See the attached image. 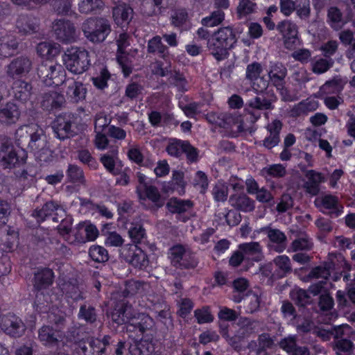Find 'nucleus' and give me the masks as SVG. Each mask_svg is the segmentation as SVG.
<instances>
[{
  "mask_svg": "<svg viewBox=\"0 0 355 355\" xmlns=\"http://www.w3.org/2000/svg\"><path fill=\"white\" fill-rule=\"evenodd\" d=\"M15 139L16 145H27L40 162H46L49 159L51 150L47 147L46 136L42 128L29 125L21 127L16 130Z\"/></svg>",
  "mask_w": 355,
  "mask_h": 355,
  "instance_id": "obj_1",
  "label": "nucleus"
},
{
  "mask_svg": "<svg viewBox=\"0 0 355 355\" xmlns=\"http://www.w3.org/2000/svg\"><path fill=\"white\" fill-rule=\"evenodd\" d=\"M237 39L230 26L219 28L208 39L207 47L210 53L220 61L228 55V50L234 47Z\"/></svg>",
  "mask_w": 355,
  "mask_h": 355,
  "instance_id": "obj_2",
  "label": "nucleus"
},
{
  "mask_svg": "<svg viewBox=\"0 0 355 355\" xmlns=\"http://www.w3.org/2000/svg\"><path fill=\"white\" fill-rule=\"evenodd\" d=\"M85 37L93 43L103 42L111 32L110 21L103 17H91L82 24Z\"/></svg>",
  "mask_w": 355,
  "mask_h": 355,
  "instance_id": "obj_3",
  "label": "nucleus"
},
{
  "mask_svg": "<svg viewBox=\"0 0 355 355\" xmlns=\"http://www.w3.org/2000/svg\"><path fill=\"white\" fill-rule=\"evenodd\" d=\"M63 60L67 69L74 74H81L90 65L89 53L82 48L72 47L64 54Z\"/></svg>",
  "mask_w": 355,
  "mask_h": 355,
  "instance_id": "obj_4",
  "label": "nucleus"
},
{
  "mask_svg": "<svg viewBox=\"0 0 355 355\" xmlns=\"http://www.w3.org/2000/svg\"><path fill=\"white\" fill-rule=\"evenodd\" d=\"M37 75L46 86L62 85L66 80V71L62 65L51 60H46L37 68Z\"/></svg>",
  "mask_w": 355,
  "mask_h": 355,
  "instance_id": "obj_5",
  "label": "nucleus"
},
{
  "mask_svg": "<svg viewBox=\"0 0 355 355\" xmlns=\"http://www.w3.org/2000/svg\"><path fill=\"white\" fill-rule=\"evenodd\" d=\"M155 322L148 314L144 313H134L129 324L125 327V331L134 333L138 337L153 336L155 332Z\"/></svg>",
  "mask_w": 355,
  "mask_h": 355,
  "instance_id": "obj_6",
  "label": "nucleus"
},
{
  "mask_svg": "<svg viewBox=\"0 0 355 355\" xmlns=\"http://www.w3.org/2000/svg\"><path fill=\"white\" fill-rule=\"evenodd\" d=\"M0 328L7 336L12 338L22 337L27 329L21 318L12 313L0 315Z\"/></svg>",
  "mask_w": 355,
  "mask_h": 355,
  "instance_id": "obj_7",
  "label": "nucleus"
},
{
  "mask_svg": "<svg viewBox=\"0 0 355 355\" xmlns=\"http://www.w3.org/2000/svg\"><path fill=\"white\" fill-rule=\"evenodd\" d=\"M76 118L71 113L59 114L53 121L52 128L58 138L64 140L76 135L73 128Z\"/></svg>",
  "mask_w": 355,
  "mask_h": 355,
  "instance_id": "obj_8",
  "label": "nucleus"
},
{
  "mask_svg": "<svg viewBox=\"0 0 355 355\" xmlns=\"http://www.w3.org/2000/svg\"><path fill=\"white\" fill-rule=\"evenodd\" d=\"M27 152L21 145L14 146L12 149L0 155V165L5 169L19 167L26 163Z\"/></svg>",
  "mask_w": 355,
  "mask_h": 355,
  "instance_id": "obj_9",
  "label": "nucleus"
},
{
  "mask_svg": "<svg viewBox=\"0 0 355 355\" xmlns=\"http://www.w3.org/2000/svg\"><path fill=\"white\" fill-rule=\"evenodd\" d=\"M53 31L55 38L63 43H71L77 37L76 28L69 20L58 19L53 23Z\"/></svg>",
  "mask_w": 355,
  "mask_h": 355,
  "instance_id": "obj_10",
  "label": "nucleus"
},
{
  "mask_svg": "<svg viewBox=\"0 0 355 355\" xmlns=\"http://www.w3.org/2000/svg\"><path fill=\"white\" fill-rule=\"evenodd\" d=\"M101 354L114 353L122 355L125 349V342L119 340L116 334H107L102 338H96Z\"/></svg>",
  "mask_w": 355,
  "mask_h": 355,
  "instance_id": "obj_11",
  "label": "nucleus"
},
{
  "mask_svg": "<svg viewBox=\"0 0 355 355\" xmlns=\"http://www.w3.org/2000/svg\"><path fill=\"white\" fill-rule=\"evenodd\" d=\"M32 69V61L26 56L14 58L6 66V74L8 77L15 79L26 76Z\"/></svg>",
  "mask_w": 355,
  "mask_h": 355,
  "instance_id": "obj_12",
  "label": "nucleus"
},
{
  "mask_svg": "<svg viewBox=\"0 0 355 355\" xmlns=\"http://www.w3.org/2000/svg\"><path fill=\"white\" fill-rule=\"evenodd\" d=\"M121 255L126 262L135 268L142 269L148 266V259L146 254L137 245L123 248Z\"/></svg>",
  "mask_w": 355,
  "mask_h": 355,
  "instance_id": "obj_13",
  "label": "nucleus"
},
{
  "mask_svg": "<svg viewBox=\"0 0 355 355\" xmlns=\"http://www.w3.org/2000/svg\"><path fill=\"white\" fill-rule=\"evenodd\" d=\"M277 29L284 37L285 47L288 49H294L298 42L297 25L290 20H284L277 25Z\"/></svg>",
  "mask_w": 355,
  "mask_h": 355,
  "instance_id": "obj_14",
  "label": "nucleus"
},
{
  "mask_svg": "<svg viewBox=\"0 0 355 355\" xmlns=\"http://www.w3.org/2000/svg\"><path fill=\"white\" fill-rule=\"evenodd\" d=\"M134 314L132 306L128 303H118L108 316H110L112 321L117 325L129 324Z\"/></svg>",
  "mask_w": 355,
  "mask_h": 355,
  "instance_id": "obj_15",
  "label": "nucleus"
},
{
  "mask_svg": "<svg viewBox=\"0 0 355 355\" xmlns=\"http://www.w3.org/2000/svg\"><path fill=\"white\" fill-rule=\"evenodd\" d=\"M63 85L67 88V96L72 102L78 103L85 100L87 88L82 82L68 78Z\"/></svg>",
  "mask_w": 355,
  "mask_h": 355,
  "instance_id": "obj_16",
  "label": "nucleus"
},
{
  "mask_svg": "<svg viewBox=\"0 0 355 355\" xmlns=\"http://www.w3.org/2000/svg\"><path fill=\"white\" fill-rule=\"evenodd\" d=\"M331 347L336 355H352L354 349V343L349 338L343 337L342 328L336 333Z\"/></svg>",
  "mask_w": 355,
  "mask_h": 355,
  "instance_id": "obj_17",
  "label": "nucleus"
},
{
  "mask_svg": "<svg viewBox=\"0 0 355 355\" xmlns=\"http://www.w3.org/2000/svg\"><path fill=\"white\" fill-rule=\"evenodd\" d=\"M66 103L64 96L56 91L44 93L42 96L41 107L46 111L61 109Z\"/></svg>",
  "mask_w": 355,
  "mask_h": 355,
  "instance_id": "obj_18",
  "label": "nucleus"
},
{
  "mask_svg": "<svg viewBox=\"0 0 355 355\" xmlns=\"http://www.w3.org/2000/svg\"><path fill=\"white\" fill-rule=\"evenodd\" d=\"M17 32L21 35H31L39 32L38 19L27 15H19L15 23Z\"/></svg>",
  "mask_w": 355,
  "mask_h": 355,
  "instance_id": "obj_19",
  "label": "nucleus"
},
{
  "mask_svg": "<svg viewBox=\"0 0 355 355\" xmlns=\"http://www.w3.org/2000/svg\"><path fill=\"white\" fill-rule=\"evenodd\" d=\"M20 114L17 104L8 102L0 108V123L6 125L15 124L19 120Z\"/></svg>",
  "mask_w": 355,
  "mask_h": 355,
  "instance_id": "obj_20",
  "label": "nucleus"
},
{
  "mask_svg": "<svg viewBox=\"0 0 355 355\" xmlns=\"http://www.w3.org/2000/svg\"><path fill=\"white\" fill-rule=\"evenodd\" d=\"M322 210L323 214H327L331 218L339 216L343 210V206L338 202L337 197L332 195H326L321 199Z\"/></svg>",
  "mask_w": 355,
  "mask_h": 355,
  "instance_id": "obj_21",
  "label": "nucleus"
},
{
  "mask_svg": "<svg viewBox=\"0 0 355 355\" xmlns=\"http://www.w3.org/2000/svg\"><path fill=\"white\" fill-rule=\"evenodd\" d=\"M38 339L44 345L54 346L58 344L61 338L60 331L51 325H43L38 329Z\"/></svg>",
  "mask_w": 355,
  "mask_h": 355,
  "instance_id": "obj_22",
  "label": "nucleus"
},
{
  "mask_svg": "<svg viewBox=\"0 0 355 355\" xmlns=\"http://www.w3.org/2000/svg\"><path fill=\"white\" fill-rule=\"evenodd\" d=\"M134 15L133 9L126 3H121L112 9V16L115 23L119 26L128 25Z\"/></svg>",
  "mask_w": 355,
  "mask_h": 355,
  "instance_id": "obj_23",
  "label": "nucleus"
},
{
  "mask_svg": "<svg viewBox=\"0 0 355 355\" xmlns=\"http://www.w3.org/2000/svg\"><path fill=\"white\" fill-rule=\"evenodd\" d=\"M13 95L15 100L26 103L31 98L33 87L31 83L17 79L12 84Z\"/></svg>",
  "mask_w": 355,
  "mask_h": 355,
  "instance_id": "obj_24",
  "label": "nucleus"
},
{
  "mask_svg": "<svg viewBox=\"0 0 355 355\" xmlns=\"http://www.w3.org/2000/svg\"><path fill=\"white\" fill-rule=\"evenodd\" d=\"M327 24L334 31L340 30L346 23L343 12L335 6L328 7L327 10Z\"/></svg>",
  "mask_w": 355,
  "mask_h": 355,
  "instance_id": "obj_25",
  "label": "nucleus"
},
{
  "mask_svg": "<svg viewBox=\"0 0 355 355\" xmlns=\"http://www.w3.org/2000/svg\"><path fill=\"white\" fill-rule=\"evenodd\" d=\"M136 192L141 200H145L146 198H148L158 208L164 205V202L161 200V195L157 188L155 186L144 184V189L142 190L140 186H137Z\"/></svg>",
  "mask_w": 355,
  "mask_h": 355,
  "instance_id": "obj_26",
  "label": "nucleus"
},
{
  "mask_svg": "<svg viewBox=\"0 0 355 355\" xmlns=\"http://www.w3.org/2000/svg\"><path fill=\"white\" fill-rule=\"evenodd\" d=\"M96 342V338L85 336L84 340L80 341L78 347H75V352L77 355H101Z\"/></svg>",
  "mask_w": 355,
  "mask_h": 355,
  "instance_id": "obj_27",
  "label": "nucleus"
},
{
  "mask_svg": "<svg viewBox=\"0 0 355 355\" xmlns=\"http://www.w3.org/2000/svg\"><path fill=\"white\" fill-rule=\"evenodd\" d=\"M229 201L231 205L239 211L250 212L255 208L254 200L245 193L232 195Z\"/></svg>",
  "mask_w": 355,
  "mask_h": 355,
  "instance_id": "obj_28",
  "label": "nucleus"
},
{
  "mask_svg": "<svg viewBox=\"0 0 355 355\" xmlns=\"http://www.w3.org/2000/svg\"><path fill=\"white\" fill-rule=\"evenodd\" d=\"M261 232H265L271 243L277 244L275 250L278 252L284 251L287 245V238L284 232L279 229H273L270 227L261 228Z\"/></svg>",
  "mask_w": 355,
  "mask_h": 355,
  "instance_id": "obj_29",
  "label": "nucleus"
},
{
  "mask_svg": "<svg viewBox=\"0 0 355 355\" xmlns=\"http://www.w3.org/2000/svg\"><path fill=\"white\" fill-rule=\"evenodd\" d=\"M53 278L54 274L51 269H40L35 273L33 286L37 290L46 288L52 284Z\"/></svg>",
  "mask_w": 355,
  "mask_h": 355,
  "instance_id": "obj_30",
  "label": "nucleus"
},
{
  "mask_svg": "<svg viewBox=\"0 0 355 355\" xmlns=\"http://www.w3.org/2000/svg\"><path fill=\"white\" fill-rule=\"evenodd\" d=\"M282 123L277 119L274 120L267 125V129L270 132L269 137L263 140V146L268 148H272L277 146L279 141V133L282 128Z\"/></svg>",
  "mask_w": 355,
  "mask_h": 355,
  "instance_id": "obj_31",
  "label": "nucleus"
},
{
  "mask_svg": "<svg viewBox=\"0 0 355 355\" xmlns=\"http://www.w3.org/2000/svg\"><path fill=\"white\" fill-rule=\"evenodd\" d=\"M78 318L87 324L93 325L98 320V310L92 304L85 302L80 306Z\"/></svg>",
  "mask_w": 355,
  "mask_h": 355,
  "instance_id": "obj_32",
  "label": "nucleus"
},
{
  "mask_svg": "<svg viewBox=\"0 0 355 355\" xmlns=\"http://www.w3.org/2000/svg\"><path fill=\"white\" fill-rule=\"evenodd\" d=\"M239 248L248 261L258 262L262 259L261 248L257 242L243 243L239 245Z\"/></svg>",
  "mask_w": 355,
  "mask_h": 355,
  "instance_id": "obj_33",
  "label": "nucleus"
},
{
  "mask_svg": "<svg viewBox=\"0 0 355 355\" xmlns=\"http://www.w3.org/2000/svg\"><path fill=\"white\" fill-rule=\"evenodd\" d=\"M286 75V68L282 63H276L270 67L268 71V80H270L275 87H279L285 84L284 79Z\"/></svg>",
  "mask_w": 355,
  "mask_h": 355,
  "instance_id": "obj_34",
  "label": "nucleus"
},
{
  "mask_svg": "<svg viewBox=\"0 0 355 355\" xmlns=\"http://www.w3.org/2000/svg\"><path fill=\"white\" fill-rule=\"evenodd\" d=\"M305 176L308 178V181L304 183L306 191L313 196L317 195L319 192V184L322 182L321 174L309 170L306 172Z\"/></svg>",
  "mask_w": 355,
  "mask_h": 355,
  "instance_id": "obj_35",
  "label": "nucleus"
},
{
  "mask_svg": "<svg viewBox=\"0 0 355 355\" xmlns=\"http://www.w3.org/2000/svg\"><path fill=\"white\" fill-rule=\"evenodd\" d=\"M66 174L69 182L87 186L84 171L80 166L76 164H69Z\"/></svg>",
  "mask_w": 355,
  "mask_h": 355,
  "instance_id": "obj_36",
  "label": "nucleus"
},
{
  "mask_svg": "<svg viewBox=\"0 0 355 355\" xmlns=\"http://www.w3.org/2000/svg\"><path fill=\"white\" fill-rule=\"evenodd\" d=\"M36 50L38 55L41 57L49 59L55 57L60 53L61 46L57 43L44 42L38 44Z\"/></svg>",
  "mask_w": 355,
  "mask_h": 355,
  "instance_id": "obj_37",
  "label": "nucleus"
},
{
  "mask_svg": "<svg viewBox=\"0 0 355 355\" xmlns=\"http://www.w3.org/2000/svg\"><path fill=\"white\" fill-rule=\"evenodd\" d=\"M18 42L12 36H4L0 39V55L7 58L14 54L18 48Z\"/></svg>",
  "mask_w": 355,
  "mask_h": 355,
  "instance_id": "obj_38",
  "label": "nucleus"
},
{
  "mask_svg": "<svg viewBox=\"0 0 355 355\" xmlns=\"http://www.w3.org/2000/svg\"><path fill=\"white\" fill-rule=\"evenodd\" d=\"M275 99L268 98L263 93L257 95L253 99L249 101L248 105L252 109L259 110H272L274 105H272Z\"/></svg>",
  "mask_w": 355,
  "mask_h": 355,
  "instance_id": "obj_39",
  "label": "nucleus"
},
{
  "mask_svg": "<svg viewBox=\"0 0 355 355\" xmlns=\"http://www.w3.org/2000/svg\"><path fill=\"white\" fill-rule=\"evenodd\" d=\"M193 205L191 200H184L178 198H171L166 204V207L170 212L175 214H182L187 211Z\"/></svg>",
  "mask_w": 355,
  "mask_h": 355,
  "instance_id": "obj_40",
  "label": "nucleus"
},
{
  "mask_svg": "<svg viewBox=\"0 0 355 355\" xmlns=\"http://www.w3.org/2000/svg\"><path fill=\"white\" fill-rule=\"evenodd\" d=\"M66 316V313L60 310H52L48 313V321L57 331L62 332L67 324Z\"/></svg>",
  "mask_w": 355,
  "mask_h": 355,
  "instance_id": "obj_41",
  "label": "nucleus"
},
{
  "mask_svg": "<svg viewBox=\"0 0 355 355\" xmlns=\"http://www.w3.org/2000/svg\"><path fill=\"white\" fill-rule=\"evenodd\" d=\"M318 108V103L315 101H302L298 104L294 105L291 109V116L294 117L300 116L302 114L313 112Z\"/></svg>",
  "mask_w": 355,
  "mask_h": 355,
  "instance_id": "obj_42",
  "label": "nucleus"
},
{
  "mask_svg": "<svg viewBox=\"0 0 355 355\" xmlns=\"http://www.w3.org/2000/svg\"><path fill=\"white\" fill-rule=\"evenodd\" d=\"M148 52L149 53H157L163 58L168 54V48L162 42V38L159 36H155L148 42Z\"/></svg>",
  "mask_w": 355,
  "mask_h": 355,
  "instance_id": "obj_43",
  "label": "nucleus"
},
{
  "mask_svg": "<svg viewBox=\"0 0 355 355\" xmlns=\"http://www.w3.org/2000/svg\"><path fill=\"white\" fill-rule=\"evenodd\" d=\"M257 6L252 0H239L236 14L239 18L246 17L257 12Z\"/></svg>",
  "mask_w": 355,
  "mask_h": 355,
  "instance_id": "obj_44",
  "label": "nucleus"
},
{
  "mask_svg": "<svg viewBox=\"0 0 355 355\" xmlns=\"http://www.w3.org/2000/svg\"><path fill=\"white\" fill-rule=\"evenodd\" d=\"M116 60L122 69L123 76L125 77H128L132 72L133 69L132 58L130 57L129 53L127 52L123 53H117Z\"/></svg>",
  "mask_w": 355,
  "mask_h": 355,
  "instance_id": "obj_45",
  "label": "nucleus"
},
{
  "mask_svg": "<svg viewBox=\"0 0 355 355\" xmlns=\"http://www.w3.org/2000/svg\"><path fill=\"white\" fill-rule=\"evenodd\" d=\"M291 300L299 307H304L306 304L311 303V297L309 292L306 290L298 288L291 292Z\"/></svg>",
  "mask_w": 355,
  "mask_h": 355,
  "instance_id": "obj_46",
  "label": "nucleus"
},
{
  "mask_svg": "<svg viewBox=\"0 0 355 355\" xmlns=\"http://www.w3.org/2000/svg\"><path fill=\"white\" fill-rule=\"evenodd\" d=\"M332 262H325L323 266H319L313 268L307 275V279L323 278L327 279L330 275V270L333 268Z\"/></svg>",
  "mask_w": 355,
  "mask_h": 355,
  "instance_id": "obj_47",
  "label": "nucleus"
},
{
  "mask_svg": "<svg viewBox=\"0 0 355 355\" xmlns=\"http://www.w3.org/2000/svg\"><path fill=\"white\" fill-rule=\"evenodd\" d=\"M347 80L340 76H336L330 80L327 81L322 87L321 89L324 92H340L343 89Z\"/></svg>",
  "mask_w": 355,
  "mask_h": 355,
  "instance_id": "obj_48",
  "label": "nucleus"
},
{
  "mask_svg": "<svg viewBox=\"0 0 355 355\" xmlns=\"http://www.w3.org/2000/svg\"><path fill=\"white\" fill-rule=\"evenodd\" d=\"M110 73L107 68L103 66H100L99 73H98L96 76L92 77V80L96 88L103 89L107 87V80H110Z\"/></svg>",
  "mask_w": 355,
  "mask_h": 355,
  "instance_id": "obj_49",
  "label": "nucleus"
},
{
  "mask_svg": "<svg viewBox=\"0 0 355 355\" xmlns=\"http://www.w3.org/2000/svg\"><path fill=\"white\" fill-rule=\"evenodd\" d=\"M334 64L332 58H320L312 63V71L316 74H322L331 69Z\"/></svg>",
  "mask_w": 355,
  "mask_h": 355,
  "instance_id": "obj_50",
  "label": "nucleus"
},
{
  "mask_svg": "<svg viewBox=\"0 0 355 355\" xmlns=\"http://www.w3.org/2000/svg\"><path fill=\"white\" fill-rule=\"evenodd\" d=\"M103 7L101 0H81L78 3L79 11L81 13H91L100 10Z\"/></svg>",
  "mask_w": 355,
  "mask_h": 355,
  "instance_id": "obj_51",
  "label": "nucleus"
},
{
  "mask_svg": "<svg viewBox=\"0 0 355 355\" xmlns=\"http://www.w3.org/2000/svg\"><path fill=\"white\" fill-rule=\"evenodd\" d=\"M89 257L96 262L103 263L108 260L107 250L100 245H93L89 250Z\"/></svg>",
  "mask_w": 355,
  "mask_h": 355,
  "instance_id": "obj_52",
  "label": "nucleus"
},
{
  "mask_svg": "<svg viewBox=\"0 0 355 355\" xmlns=\"http://www.w3.org/2000/svg\"><path fill=\"white\" fill-rule=\"evenodd\" d=\"M189 19V15L185 8H177L171 16V24L175 27H182Z\"/></svg>",
  "mask_w": 355,
  "mask_h": 355,
  "instance_id": "obj_53",
  "label": "nucleus"
},
{
  "mask_svg": "<svg viewBox=\"0 0 355 355\" xmlns=\"http://www.w3.org/2000/svg\"><path fill=\"white\" fill-rule=\"evenodd\" d=\"M274 263L280 270L279 277H282L288 273H291L292 268L291 266V261L286 255L277 256L274 259Z\"/></svg>",
  "mask_w": 355,
  "mask_h": 355,
  "instance_id": "obj_54",
  "label": "nucleus"
},
{
  "mask_svg": "<svg viewBox=\"0 0 355 355\" xmlns=\"http://www.w3.org/2000/svg\"><path fill=\"white\" fill-rule=\"evenodd\" d=\"M295 319L296 320L297 330L300 332L309 333L314 326V322L309 316L297 315Z\"/></svg>",
  "mask_w": 355,
  "mask_h": 355,
  "instance_id": "obj_55",
  "label": "nucleus"
},
{
  "mask_svg": "<svg viewBox=\"0 0 355 355\" xmlns=\"http://www.w3.org/2000/svg\"><path fill=\"white\" fill-rule=\"evenodd\" d=\"M78 159L91 169L96 170L98 166L97 161L94 158L88 150L84 149L78 151Z\"/></svg>",
  "mask_w": 355,
  "mask_h": 355,
  "instance_id": "obj_56",
  "label": "nucleus"
},
{
  "mask_svg": "<svg viewBox=\"0 0 355 355\" xmlns=\"http://www.w3.org/2000/svg\"><path fill=\"white\" fill-rule=\"evenodd\" d=\"M128 234L134 242L139 243L144 237L146 230L140 223H132L128 229Z\"/></svg>",
  "mask_w": 355,
  "mask_h": 355,
  "instance_id": "obj_57",
  "label": "nucleus"
},
{
  "mask_svg": "<svg viewBox=\"0 0 355 355\" xmlns=\"http://www.w3.org/2000/svg\"><path fill=\"white\" fill-rule=\"evenodd\" d=\"M185 142L186 141L173 139L168 144L166 150L170 155L178 157L183 153L182 148H184Z\"/></svg>",
  "mask_w": 355,
  "mask_h": 355,
  "instance_id": "obj_58",
  "label": "nucleus"
},
{
  "mask_svg": "<svg viewBox=\"0 0 355 355\" xmlns=\"http://www.w3.org/2000/svg\"><path fill=\"white\" fill-rule=\"evenodd\" d=\"M224 12L220 9L214 11L209 17L202 19V24L206 26H214L220 24L224 20Z\"/></svg>",
  "mask_w": 355,
  "mask_h": 355,
  "instance_id": "obj_59",
  "label": "nucleus"
},
{
  "mask_svg": "<svg viewBox=\"0 0 355 355\" xmlns=\"http://www.w3.org/2000/svg\"><path fill=\"white\" fill-rule=\"evenodd\" d=\"M168 80L170 83L173 84L178 87L180 91L184 92L187 90L186 88L187 84V79L179 71H174L173 72H170Z\"/></svg>",
  "mask_w": 355,
  "mask_h": 355,
  "instance_id": "obj_60",
  "label": "nucleus"
},
{
  "mask_svg": "<svg viewBox=\"0 0 355 355\" xmlns=\"http://www.w3.org/2000/svg\"><path fill=\"white\" fill-rule=\"evenodd\" d=\"M187 251L181 245H174L169 250V258L173 266L176 267L180 263L181 259Z\"/></svg>",
  "mask_w": 355,
  "mask_h": 355,
  "instance_id": "obj_61",
  "label": "nucleus"
},
{
  "mask_svg": "<svg viewBox=\"0 0 355 355\" xmlns=\"http://www.w3.org/2000/svg\"><path fill=\"white\" fill-rule=\"evenodd\" d=\"M262 71V65L259 62H253L249 64L246 67L245 78L250 82L253 81L260 76Z\"/></svg>",
  "mask_w": 355,
  "mask_h": 355,
  "instance_id": "obj_62",
  "label": "nucleus"
},
{
  "mask_svg": "<svg viewBox=\"0 0 355 355\" xmlns=\"http://www.w3.org/2000/svg\"><path fill=\"white\" fill-rule=\"evenodd\" d=\"M149 344L146 340H143L142 338L139 340H135L129 347V353L130 355H145L146 351L148 352Z\"/></svg>",
  "mask_w": 355,
  "mask_h": 355,
  "instance_id": "obj_63",
  "label": "nucleus"
},
{
  "mask_svg": "<svg viewBox=\"0 0 355 355\" xmlns=\"http://www.w3.org/2000/svg\"><path fill=\"white\" fill-rule=\"evenodd\" d=\"M143 89V86L137 83H131L125 87V96L130 100L137 99L142 94Z\"/></svg>",
  "mask_w": 355,
  "mask_h": 355,
  "instance_id": "obj_64",
  "label": "nucleus"
}]
</instances>
